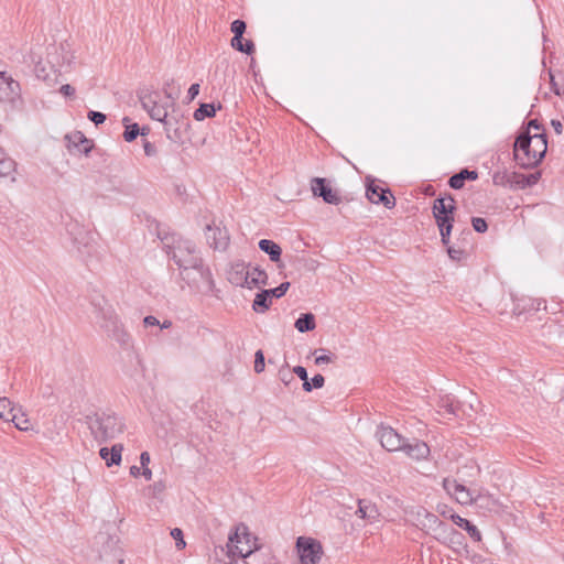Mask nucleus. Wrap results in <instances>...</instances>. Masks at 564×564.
I'll return each instance as SVG.
<instances>
[{
    "label": "nucleus",
    "instance_id": "41",
    "mask_svg": "<svg viewBox=\"0 0 564 564\" xmlns=\"http://www.w3.org/2000/svg\"><path fill=\"white\" fill-rule=\"evenodd\" d=\"M230 30L234 33V37H242L246 31V23L242 20H235L231 23Z\"/></svg>",
    "mask_w": 564,
    "mask_h": 564
},
{
    "label": "nucleus",
    "instance_id": "61",
    "mask_svg": "<svg viewBox=\"0 0 564 564\" xmlns=\"http://www.w3.org/2000/svg\"><path fill=\"white\" fill-rule=\"evenodd\" d=\"M130 475L133 476V477H138L139 475H141V468L138 467V466H131L130 467Z\"/></svg>",
    "mask_w": 564,
    "mask_h": 564
},
{
    "label": "nucleus",
    "instance_id": "2",
    "mask_svg": "<svg viewBox=\"0 0 564 564\" xmlns=\"http://www.w3.org/2000/svg\"><path fill=\"white\" fill-rule=\"evenodd\" d=\"M176 97L172 96L171 93H165L162 97L158 91H144L140 95V101L143 109L149 113L153 120H158L164 123L165 132L169 139H174L172 134V119L169 118L170 110L174 108V101Z\"/></svg>",
    "mask_w": 564,
    "mask_h": 564
},
{
    "label": "nucleus",
    "instance_id": "21",
    "mask_svg": "<svg viewBox=\"0 0 564 564\" xmlns=\"http://www.w3.org/2000/svg\"><path fill=\"white\" fill-rule=\"evenodd\" d=\"M356 513L359 518L365 519L370 523L377 521L380 516L377 506L368 500H359Z\"/></svg>",
    "mask_w": 564,
    "mask_h": 564
},
{
    "label": "nucleus",
    "instance_id": "23",
    "mask_svg": "<svg viewBox=\"0 0 564 564\" xmlns=\"http://www.w3.org/2000/svg\"><path fill=\"white\" fill-rule=\"evenodd\" d=\"M248 289H253L256 286H259L261 284L265 285L268 275L264 270L258 268V267H248Z\"/></svg>",
    "mask_w": 564,
    "mask_h": 564
},
{
    "label": "nucleus",
    "instance_id": "55",
    "mask_svg": "<svg viewBox=\"0 0 564 564\" xmlns=\"http://www.w3.org/2000/svg\"><path fill=\"white\" fill-rule=\"evenodd\" d=\"M143 323H144L145 326L160 325L159 319L155 316H152V315L145 316L144 319H143Z\"/></svg>",
    "mask_w": 564,
    "mask_h": 564
},
{
    "label": "nucleus",
    "instance_id": "3",
    "mask_svg": "<svg viewBox=\"0 0 564 564\" xmlns=\"http://www.w3.org/2000/svg\"><path fill=\"white\" fill-rule=\"evenodd\" d=\"M180 269L182 280L189 281L192 271L203 262L195 243L188 239L177 238L169 252Z\"/></svg>",
    "mask_w": 564,
    "mask_h": 564
},
{
    "label": "nucleus",
    "instance_id": "52",
    "mask_svg": "<svg viewBox=\"0 0 564 564\" xmlns=\"http://www.w3.org/2000/svg\"><path fill=\"white\" fill-rule=\"evenodd\" d=\"M293 372L301 379V380H305L307 379V371L304 367L302 366H295L293 368Z\"/></svg>",
    "mask_w": 564,
    "mask_h": 564
},
{
    "label": "nucleus",
    "instance_id": "56",
    "mask_svg": "<svg viewBox=\"0 0 564 564\" xmlns=\"http://www.w3.org/2000/svg\"><path fill=\"white\" fill-rule=\"evenodd\" d=\"M550 84H551V89L553 90V93L557 96H561L562 93L560 90V87L558 85L556 84V82L554 80V76L552 75V73H550Z\"/></svg>",
    "mask_w": 564,
    "mask_h": 564
},
{
    "label": "nucleus",
    "instance_id": "37",
    "mask_svg": "<svg viewBox=\"0 0 564 564\" xmlns=\"http://www.w3.org/2000/svg\"><path fill=\"white\" fill-rule=\"evenodd\" d=\"M139 134L144 135V132L140 131V128L137 123L126 126L123 138L127 142L133 141Z\"/></svg>",
    "mask_w": 564,
    "mask_h": 564
},
{
    "label": "nucleus",
    "instance_id": "1",
    "mask_svg": "<svg viewBox=\"0 0 564 564\" xmlns=\"http://www.w3.org/2000/svg\"><path fill=\"white\" fill-rule=\"evenodd\" d=\"M546 150L545 133L529 134V131H523L513 144V158L522 169H533L543 160Z\"/></svg>",
    "mask_w": 564,
    "mask_h": 564
},
{
    "label": "nucleus",
    "instance_id": "34",
    "mask_svg": "<svg viewBox=\"0 0 564 564\" xmlns=\"http://www.w3.org/2000/svg\"><path fill=\"white\" fill-rule=\"evenodd\" d=\"M440 409L443 410L445 414L456 415L457 414V404L451 395L443 397L440 401Z\"/></svg>",
    "mask_w": 564,
    "mask_h": 564
},
{
    "label": "nucleus",
    "instance_id": "10",
    "mask_svg": "<svg viewBox=\"0 0 564 564\" xmlns=\"http://www.w3.org/2000/svg\"><path fill=\"white\" fill-rule=\"evenodd\" d=\"M21 98V86L11 74L0 72V101L14 104Z\"/></svg>",
    "mask_w": 564,
    "mask_h": 564
},
{
    "label": "nucleus",
    "instance_id": "48",
    "mask_svg": "<svg viewBox=\"0 0 564 564\" xmlns=\"http://www.w3.org/2000/svg\"><path fill=\"white\" fill-rule=\"evenodd\" d=\"M532 129L535 131L534 133H544L541 124H539L538 120H535V119L530 120L528 123L527 131H529V134H532L531 133Z\"/></svg>",
    "mask_w": 564,
    "mask_h": 564
},
{
    "label": "nucleus",
    "instance_id": "19",
    "mask_svg": "<svg viewBox=\"0 0 564 564\" xmlns=\"http://www.w3.org/2000/svg\"><path fill=\"white\" fill-rule=\"evenodd\" d=\"M68 148H75L78 153L88 154L93 148L91 141L88 140L80 131H75L66 137Z\"/></svg>",
    "mask_w": 564,
    "mask_h": 564
},
{
    "label": "nucleus",
    "instance_id": "51",
    "mask_svg": "<svg viewBox=\"0 0 564 564\" xmlns=\"http://www.w3.org/2000/svg\"><path fill=\"white\" fill-rule=\"evenodd\" d=\"M59 93L65 97H72L75 94V89L70 85L65 84L61 86Z\"/></svg>",
    "mask_w": 564,
    "mask_h": 564
},
{
    "label": "nucleus",
    "instance_id": "53",
    "mask_svg": "<svg viewBox=\"0 0 564 564\" xmlns=\"http://www.w3.org/2000/svg\"><path fill=\"white\" fill-rule=\"evenodd\" d=\"M333 361V357L330 355H327V354H323V355H319L315 358V364L316 365H324V364H329Z\"/></svg>",
    "mask_w": 564,
    "mask_h": 564
},
{
    "label": "nucleus",
    "instance_id": "18",
    "mask_svg": "<svg viewBox=\"0 0 564 564\" xmlns=\"http://www.w3.org/2000/svg\"><path fill=\"white\" fill-rule=\"evenodd\" d=\"M123 445L115 444L109 449L108 447H101L99 451L100 457L105 460L107 467L112 465H120L122 459Z\"/></svg>",
    "mask_w": 564,
    "mask_h": 564
},
{
    "label": "nucleus",
    "instance_id": "26",
    "mask_svg": "<svg viewBox=\"0 0 564 564\" xmlns=\"http://www.w3.org/2000/svg\"><path fill=\"white\" fill-rule=\"evenodd\" d=\"M478 174L476 171L462 170L459 173L449 178V186L454 189H459L464 186L466 180H476Z\"/></svg>",
    "mask_w": 564,
    "mask_h": 564
},
{
    "label": "nucleus",
    "instance_id": "57",
    "mask_svg": "<svg viewBox=\"0 0 564 564\" xmlns=\"http://www.w3.org/2000/svg\"><path fill=\"white\" fill-rule=\"evenodd\" d=\"M151 489L153 490L154 495H159L163 492V490L165 489V485L162 481H158L152 485Z\"/></svg>",
    "mask_w": 564,
    "mask_h": 564
},
{
    "label": "nucleus",
    "instance_id": "35",
    "mask_svg": "<svg viewBox=\"0 0 564 564\" xmlns=\"http://www.w3.org/2000/svg\"><path fill=\"white\" fill-rule=\"evenodd\" d=\"M231 46L242 53L251 54L254 50V45L251 41L242 42V37H232Z\"/></svg>",
    "mask_w": 564,
    "mask_h": 564
},
{
    "label": "nucleus",
    "instance_id": "44",
    "mask_svg": "<svg viewBox=\"0 0 564 564\" xmlns=\"http://www.w3.org/2000/svg\"><path fill=\"white\" fill-rule=\"evenodd\" d=\"M264 370V356L261 350L256 352L254 371L260 373Z\"/></svg>",
    "mask_w": 564,
    "mask_h": 564
},
{
    "label": "nucleus",
    "instance_id": "11",
    "mask_svg": "<svg viewBox=\"0 0 564 564\" xmlns=\"http://www.w3.org/2000/svg\"><path fill=\"white\" fill-rule=\"evenodd\" d=\"M205 238L208 246L217 251H225L229 246L228 230L219 225H207L205 228Z\"/></svg>",
    "mask_w": 564,
    "mask_h": 564
},
{
    "label": "nucleus",
    "instance_id": "12",
    "mask_svg": "<svg viewBox=\"0 0 564 564\" xmlns=\"http://www.w3.org/2000/svg\"><path fill=\"white\" fill-rule=\"evenodd\" d=\"M443 487L460 505H470L476 500V495L456 479L445 478Z\"/></svg>",
    "mask_w": 564,
    "mask_h": 564
},
{
    "label": "nucleus",
    "instance_id": "58",
    "mask_svg": "<svg viewBox=\"0 0 564 564\" xmlns=\"http://www.w3.org/2000/svg\"><path fill=\"white\" fill-rule=\"evenodd\" d=\"M279 375H280V378L281 380L285 383V384H289L290 381L293 379L292 378V375L289 372V371H284V370H280L279 371Z\"/></svg>",
    "mask_w": 564,
    "mask_h": 564
},
{
    "label": "nucleus",
    "instance_id": "4",
    "mask_svg": "<svg viewBox=\"0 0 564 564\" xmlns=\"http://www.w3.org/2000/svg\"><path fill=\"white\" fill-rule=\"evenodd\" d=\"M87 425L97 442L116 438L124 430V424L119 416L106 413L88 416Z\"/></svg>",
    "mask_w": 564,
    "mask_h": 564
},
{
    "label": "nucleus",
    "instance_id": "8",
    "mask_svg": "<svg viewBox=\"0 0 564 564\" xmlns=\"http://www.w3.org/2000/svg\"><path fill=\"white\" fill-rule=\"evenodd\" d=\"M301 564H318L323 555L321 543L312 538L300 536L296 541Z\"/></svg>",
    "mask_w": 564,
    "mask_h": 564
},
{
    "label": "nucleus",
    "instance_id": "46",
    "mask_svg": "<svg viewBox=\"0 0 564 564\" xmlns=\"http://www.w3.org/2000/svg\"><path fill=\"white\" fill-rule=\"evenodd\" d=\"M447 253L452 260L459 261L463 258L464 252L460 249H455L454 247H448Z\"/></svg>",
    "mask_w": 564,
    "mask_h": 564
},
{
    "label": "nucleus",
    "instance_id": "60",
    "mask_svg": "<svg viewBox=\"0 0 564 564\" xmlns=\"http://www.w3.org/2000/svg\"><path fill=\"white\" fill-rule=\"evenodd\" d=\"M551 126L553 127L556 134H561L563 132V126L560 120L553 119L551 121Z\"/></svg>",
    "mask_w": 564,
    "mask_h": 564
},
{
    "label": "nucleus",
    "instance_id": "63",
    "mask_svg": "<svg viewBox=\"0 0 564 564\" xmlns=\"http://www.w3.org/2000/svg\"><path fill=\"white\" fill-rule=\"evenodd\" d=\"M172 325L170 321H164L162 324H160L161 328H169Z\"/></svg>",
    "mask_w": 564,
    "mask_h": 564
},
{
    "label": "nucleus",
    "instance_id": "47",
    "mask_svg": "<svg viewBox=\"0 0 564 564\" xmlns=\"http://www.w3.org/2000/svg\"><path fill=\"white\" fill-rule=\"evenodd\" d=\"M143 149L147 156H154L156 154V148L150 141L145 140L143 142Z\"/></svg>",
    "mask_w": 564,
    "mask_h": 564
},
{
    "label": "nucleus",
    "instance_id": "24",
    "mask_svg": "<svg viewBox=\"0 0 564 564\" xmlns=\"http://www.w3.org/2000/svg\"><path fill=\"white\" fill-rule=\"evenodd\" d=\"M475 503L489 511H498L501 508L499 500L488 492H478L476 495Z\"/></svg>",
    "mask_w": 564,
    "mask_h": 564
},
{
    "label": "nucleus",
    "instance_id": "54",
    "mask_svg": "<svg viewBox=\"0 0 564 564\" xmlns=\"http://www.w3.org/2000/svg\"><path fill=\"white\" fill-rule=\"evenodd\" d=\"M199 94V84H192L188 88V99L193 100Z\"/></svg>",
    "mask_w": 564,
    "mask_h": 564
},
{
    "label": "nucleus",
    "instance_id": "39",
    "mask_svg": "<svg viewBox=\"0 0 564 564\" xmlns=\"http://www.w3.org/2000/svg\"><path fill=\"white\" fill-rule=\"evenodd\" d=\"M171 536L175 540V546L177 550H183L186 546V542L183 538V531L181 529H172Z\"/></svg>",
    "mask_w": 564,
    "mask_h": 564
},
{
    "label": "nucleus",
    "instance_id": "64",
    "mask_svg": "<svg viewBox=\"0 0 564 564\" xmlns=\"http://www.w3.org/2000/svg\"><path fill=\"white\" fill-rule=\"evenodd\" d=\"M517 181H514V183H517L520 187H522V183L524 182L522 177H516Z\"/></svg>",
    "mask_w": 564,
    "mask_h": 564
},
{
    "label": "nucleus",
    "instance_id": "13",
    "mask_svg": "<svg viewBox=\"0 0 564 564\" xmlns=\"http://www.w3.org/2000/svg\"><path fill=\"white\" fill-rule=\"evenodd\" d=\"M376 435L381 446L389 452L401 451L405 445V440L390 426L378 427Z\"/></svg>",
    "mask_w": 564,
    "mask_h": 564
},
{
    "label": "nucleus",
    "instance_id": "15",
    "mask_svg": "<svg viewBox=\"0 0 564 564\" xmlns=\"http://www.w3.org/2000/svg\"><path fill=\"white\" fill-rule=\"evenodd\" d=\"M311 189L314 196L322 197L327 204L338 205L341 202L340 196L326 184L325 178H313Z\"/></svg>",
    "mask_w": 564,
    "mask_h": 564
},
{
    "label": "nucleus",
    "instance_id": "45",
    "mask_svg": "<svg viewBox=\"0 0 564 564\" xmlns=\"http://www.w3.org/2000/svg\"><path fill=\"white\" fill-rule=\"evenodd\" d=\"M465 530L467 531V533L469 534V536L475 540V541H480L481 540V534H480V531L477 529L476 525H474L473 523H469V525H467L465 528Z\"/></svg>",
    "mask_w": 564,
    "mask_h": 564
},
{
    "label": "nucleus",
    "instance_id": "59",
    "mask_svg": "<svg viewBox=\"0 0 564 564\" xmlns=\"http://www.w3.org/2000/svg\"><path fill=\"white\" fill-rule=\"evenodd\" d=\"M35 74H36L37 78H41L43 80H47L48 75L46 74L45 69L43 67H41L40 65H37L35 67Z\"/></svg>",
    "mask_w": 564,
    "mask_h": 564
},
{
    "label": "nucleus",
    "instance_id": "27",
    "mask_svg": "<svg viewBox=\"0 0 564 564\" xmlns=\"http://www.w3.org/2000/svg\"><path fill=\"white\" fill-rule=\"evenodd\" d=\"M294 326L300 333L311 332L316 327L315 317L312 313L302 314Z\"/></svg>",
    "mask_w": 564,
    "mask_h": 564
},
{
    "label": "nucleus",
    "instance_id": "40",
    "mask_svg": "<svg viewBox=\"0 0 564 564\" xmlns=\"http://www.w3.org/2000/svg\"><path fill=\"white\" fill-rule=\"evenodd\" d=\"M540 176L541 174L539 172L529 175L517 174V177H522L524 181L522 183V188L535 185L539 182Z\"/></svg>",
    "mask_w": 564,
    "mask_h": 564
},
{
    "label": "nucleus",
    "instance_id": "20",
    "mask_svg": "<svg viewBox=\"0 0 564 564\" xmlns=\"http://www.w3.org/2000/svg\"><path fill=\"white\" fill-rule=\"evenodd\" d=\"M17 162L0 147V177H10L15 181Z\"/></svg>",
    "mask_w": 564,
    "mask_h": 564
},
{
    "label": "nucleus",
    "instance_id": "6",
    "mask_svg": "<svg viewBox=\"0 0 564 564\" xmlns=\"http://www.w3.org/2000/svg\"><path fill=\"white\" fill-rule=\"evenodd\" d=\"M455 200L452 196L436 198L433 204V216L441 234L442 243L448 246L453 228Z\"/></svg>",
    "mask_w": 564,
    "mask_h": 564
},
{
    "label": "nucleus",
    "instance_id": "43",
    "mask_svg": "<svg viewBox=\"0 0 564 564\" xmlns=\"http://www.w3.org/2000/svg\"><path fill=\"white\" fill-rule=\"evenodd\" d=\"M88 119L93 121L96 126L101 124L106 121V116L99 111H89L87 115Z\"/></svg>",
    "mask_w": 564,
    "mask_h": 564
},
{
    "label": "nucleus",
    "instance_id": "31",
    "mask_svg": "<svg viewBox=\"0 0 564 564\" xmlns=\"http://www.w3.org/2000/svg\"><path fill=\"white\" fill-rule=\"evenodd\" d=\"M110 338L116 340L121 347L128 348L131 346L132 339L129 333L120 326L118 329L108 335Z\"/></svg>",
    "mask_w": 564,
    "mask_h": 564
},
{
    "label": "nucleus",
    "instance_id": "49",
    "mask_svg": "<svg viewBox=\"0 0 564 564\" xmlns=\"http://www.w3.org/2000/svg\"><path fill=\"white\" fill-rule=\"evenodd\" d=\"M452 520H453V522H454L457 527L463 528V529H465V528H466L467 525H469V523H470L467 519L462 518V517H460V516H458V514H453V516H452Z\"/></svg>",
    "mask_w": 564,
    "mask_h": 564
},
{
    "label": "nucleus",
    "instance_id": "28",
    "mask_svg": "<svg viewBox=\"0 0 564 564\" xmlns=\"http://www.w3.org/2000/svg\"><path fill=\"white\" fill-rule=\"evenodd\" d=\"M271 303L269 293L263 290L256 295L252 307L256 312L263 313L270 307Z\"/></svg>",
    "mask_w": 564,
    "mask_h": 564
},
{
    "label": "nucleus",
    "instance_id": "29",
    "mask_svg": "<svg viewBox=\"0 0 564 564\" xmlns=\"http://www.w3.org/2000/svg\"><path fill=\"white\" fill-rule=\"evenodd\" d=\"M17 410L18 409L13 405L11 400H9L8 398H0V419L7 422L13 420V413Z\"/></svg>",
    "mask_w": 564,
    "mask_h": 564
},
{
    "label": "nucleus",
    "instance_id": "17",
    "mask_svg": "<svg viewBox=\"0 0 564 564\" xmlns=\"http://www.w3.org/2000/svg\"><path fill=\"white\" fill-rule=\"evenodd\" d=\"M411 458L421 460L430 455V447L422 441L414 440L412 443L405 441L404 447L401 449Z\"/></svg>",
    "mask_w": 564,
    "mask_h": 564
},
{
    "label": "nucleus",
    "instance_id": "22",
    "mask_svg": "<svg viewBox=\"0 0 564 564\" xmlns=\"http://www.w3.org/2000/svg\"><path fill=\"white\" fill-rule=\"evenodd\" d=\"M120 326H122V324L112 310L102 311V321L100 322V327L108 335L118 329Z\"/></svg>",
    "mask_w": 564,
    "mask_h": 564
},
{
    "label": "nucleus",
    "instance_id": "30",
    "mask_svg": "<svg viewBox=\"0 0 564 564\" xmlns=\"http://www.w3.org/2000/svg\"><path fill=\"white\" fill-rule=\"evenodd\" d=\"M14 419L10 420L9 422H12L14 426L23 432L30 431L32 429V424L25 413L21 411V409H18L14 413Z\"/></svg>",
    "mask_w": 564,
    "mask_h": 564
},
{
    "label": "nucleus",
    "instance_id": "7",
    "mask_svg": "<svg viewBox=\"0 0 564 564\" xmlns=\"http://www.w3.org/2000/svg\"><path fill=\"white\" fill-rule=\"evenodd\" d=\"M411 521L415 527L425 531L437 540H441L446 533V524L442 522L434 513L424 508H417L411 512Z\"/></svg>",
    "mask_w": 564,
    "mask_h": 564
},
{
    "label": "nucleus",
    "instance_id": "5",
    "mask_svg": "<svg viewBox=\"0 0 564 564\" xmlns=\"http://www.w3.org/2000/svg\"><path fill=\"white\" fill-rule=\"evenodd\" d=\"M229 552H236L242 558H250L251 563L256 564L259 550L258 539L251 534L248 527L240 523L236 527L235 532L229 535V542L227 544Z\"/></svg>",
    "mask_w": 564,
    "mask_h": 564
},
{
    "label": "nucleus",
    "instance_id": "25",
    "mask_svg": "<svg viewBox=\"0 0 564 564\" xmlns=\"http://www.w3.org/2000/svg\"><path fill=\"white\" fill-rule=\"evenodd\" d=\"M259 248H260L261 251H263L267 254H269L271 261L276 262V261L280 260V257H281V253H282V249L274 241L269 240V239H262V240L259 241Z\"/></svg>",
    "mask_w": 564,
    "mask_h": 564
},
{
    "label": "nucleus",
    "instance_id": "14",
    "mask_svg": "<svg viewBox=\"0 0 564 564\" xmlns=\"http://www.w3.org/2000/svg\"><path fill=\"white\" fill-rule=\"evenodd\" d=\"M367 197L373 204H382L384 207L391 209L395 205L394 196L389 189L382 188L373 182L367 186Z\"/></svg>",
    "mask_w": 564,
    "mask_h": 564
},
{
    "label": "nucleus",
    "instance_id": "16",
    "mask_svg": "<svg viewBox=\"0 0 564 564\" xmlns=\"http://www.w3.org/2000/svg\"><path fill=\"white\" fill-rule=\"evenodd\" d=\"M249 264L238 261L231 263L227 271V280L235 286L247 288Z\"/></svg>",
    "mask_w": 564,
    "mask_h": 564
},
{
    "label": "nucleus",
    "instance_id": "38",
    "mask_svg": "<svg viewBox=\"0 0 564 564\" xmlns=\"http://www.w3.org/2000/svg\"><path fill=\"white\" fill-rule=\"evenodd\" d=\"M289 288H290V282H283L274 289L264 290V291L269 293L270 297L280 299L286 293Z\"/></svg>",
    "mask_w": 564,
    "mask_h": 564
},
{
    "label": "nucleus",
    "instance_id": "62",
    "mask_svg": "<svg viewBox=\"0 0 564 564\" xmlns=\"http://www.w3.org/2000/svg\"><path fill=\"white\" fill-rule=\"evenodd\" d=\"M314 387L312 386V382L308 381V378L303 380V390L306 392L312 391Z\"/></svg>",
    "mask_w": 564,
    "mask_h": 564
},
{
    "label": "nucleus",
    "instance_id": "32",
    "mask_svg": "<svg viewBox=\"0 0 564 564\" xmlns=\"http://www.w3.org/2000/svg\"><path fill=\"white\" fill-rule=\"evenodd\" d=\"M513 177H517V173H509L506 170L497 171L492 174V182L495 185L507 186L513 182Z\"/></svg>",
    "mask_w": 564,
    "mask_h": 564
},
{
    "label": "nucleus",
    "instance_id": "9",
    "mask_svg": "<svg viewBox=\"0 0 564 564\" xmlns=\"http://www.w3.org/2000/svg\"><path fill=\"white\" fill-rule=\"evenodd\" d=\"M185 282L196 292L207 294L215 290V281L212 271L208 267L204 265V262L193 269L191 280Z\"/></svg>",
    "mask_w": 564,
    "mask_h": 564
},
{
    "label": "nucleus",
    "instance_id": "50",
    "mask_svg": "<svg viewBox=\"0 0 564 564\" xmlns=\"http://www.w3.org/2000/svg\"><path fill=\"white\" fill-rule=\"evenodd\" d=\"M312 386L315 388V389H321L323 388L324 383H325V378L322 376V375H315L313 378H312Z\"/></svg>",
    "mask_w": 564,
    "mask_h": 564
},
{
    "label": "nucleus",
    "instance_id": "33",
    "mask_svg": "<svg viewBox=\"0 0 564 564\" xmlns=\"http://www.w3.org/2000/svg\"><path fill=\"white\" fill-rule=\"evenodd\" d=\"M216 108L213 104H202L199 108L194 111V118L197 121H202L206 118L214 117Z\"/></svg>",
    "mask_w": 564,
    "mask_h": 564
},
{
    "label": "nucleus",
    "instance_id": "36",
    "mask_svg": "<svg viewBox=\"0 0 564 564\" xmlns=\"http://www.w3.org/2000/svg\"><path fill=\"white\" fill-rule=\"evenodd\" d=\"M150 460V454L148 452H142L140 455L141 475L144 477L145 480L152 479V470L148 467Z\"/></svg>",
    "mask_w": 564,
    "mask_h": 564
},
{
    "label": "nucleus",
    "instance_id": "42",
    "mask_svg": "<svg viewBox=\"0 0 564 564\" xmlns=\"http://www.w3.org/2000/svg\"><path fill=\"white\" fill-rule=\"evenodd\" d=\"M471 225L475 231L485 232L488 229V225L484 218L474 217L471 219Z\"/></svg>",
    "mask_w": 564,
    "mask_h": 564
}]
</instances>
